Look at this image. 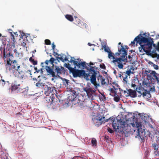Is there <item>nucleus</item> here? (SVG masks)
I'll return each instance as SVG.
<instances>
[{
  "mask_svg": "<svg viewBox=\"0 0 159 159\" xmlns=\"http://www.w3.org/2000/svg\"><path fill=\"white\" fill-rule=\"evenodd\" d=\"M152 146L154 148L155 155L159 156V144L154 143H152Z\"/></svg>",
  "mask_w": 159,
  "mask_h": 159,
  "instance_id": "17",
  "label": "nucleus"
},
{
  "mask_svg": "<svg viewBox=\"0 0 159 159\" xmlns=\"http://www.w3.org/2000/svg\"><path fill=\"white\" fill-rule=\"evenodd\" d=\"M124 74V73L122 74V75H121L120 74L119 75V76L121 78V79H122V76H123Z\"/></svg>",
  "mask_w": 159,
  "mask_h": 159,
  "instance_id": "53",
  "label": "nucleus"
},
{
  "mask_svg": "<svg viewBox=\"0 0 159 159\" xmlns=\"http://www.w3.org/2000/svg\"><path fill=\"white\" fill-rule=\"evenodd\" d=\"M114 74H115V73H116V71L115 70H114Z\"/></svg>",
  "mask_w": 159,
  "mask_h": 159,
  "instance_id": "62",
  "label": "nucleus"
},
{
  "mask_svg": "<svg viewBox=\"0 0 159 159\" xmlns=\"http://www.w3.org/2000/svg\"><path fill=\"white\" fill-rule=\"evenodd\" d=\"M75 59L74 57H71V59L70 62H73L75 66H76L78 68L86 69L87 68L86 63L85 62H80L81 59L78 58L77 59V61H75Z\"/></svg>",
  "mask_w": 159,
  "mask_h": 159,
  "instance_id": "8",
  "label": "nucleus"
},
{
  "mask_svg": "<svg viewBox=\"0 0 159 159\" xmlns=\"http://www.w3.org/2000/svg\"><path fill=\"white\" fill-rule=\"evenodd\" d=\"M98 78L100 79L101 84L102 85H104L106 84L105 78L102 76L100 75L98 77Z\"/></svg>",
  "mask_w": 159,
  "mask_h": 159,
  "instance_id": "26",
  "label": "nucleus"
},
{
  "mask_svg": "<svg viewBox=\"0 0 159 159\" xmlns=\"http://www.w3.org/2000/svg\"><path fill=\"white\" fill-rule=\"evenodd\" d=\"M108 57L110 59H113V60L115 59L116 57H115L114 56V54L111 52H110L108 53Z\"/></svg>",
  "mask_w": 159,
  "mask_h": 159,
  "instance_id": "28",
  "label": "nucleus"
},
{
  "mask_svg": "<svg viewBox=\"0 0 159 159\" xmlns=\"http://www.w3.org/2000/svg\"><path fill=\"white\" fill-rule=\"evenodd\" d=\"M108 119H109V120H110L112 122V127L116 131H121L125 127L124 124L122 123L117 120H116L114 117H110Z\"/></svg>",
  "mask_w": 159,
  "mask_h": 159,
  "instance_id": "4",
  "label": "nucleus"
},
{
  "mask_svg": "<svg viewBox=\"0 0 159 159\" xmlns=\"http://www.w3.org/2000/svg\"><path fill=\"white\" fill-rule=\"evenodd\" d=\"M128 58L129 59H130L131 58V56L130 55H129L128 56Z\"/></svg>",
  "mask_w": 159,
  "mask_h": 159,
  "instance_id": "60",
  "label": "nucleus"
},
{
  "mask_svg": "<svg viewBox=\"0 0 159 159\" xmlns=\"http://www.w3.org/2000/svg\"><path fill=\"white\" fill-rule=\"evenodd\" d=\"M150 90L152 92H155V89L154 87H153L152 88H151Z\"/></svg>",
  "mask_w": 159,
  "mask_h": 159,
  "instance_id": "51",
  "label": "nucleus"
},
{
  "mask_svg": "<svg viewBox=\"0 0 159 159\" xmlns=\"http://www.w3.org/2000/svg\"><path fill=\"white\" fill-rule=\"evenodd\" d=\"M110 90L112 93L114 94V93H117V92L118 90L120 91V89H116L114 87H113V88L111 89Z\"/></svg>",
  "mask_w": 159,
  "mask_h": 159,
  "instance_id": "27",
  "label": "nucleus"
},
{
  "mask_svg": "<svg viewBox=\"0 0 159 159\" xmlns=\"http://www.w3.org/2000/svg\"><path fill=\"white\" fill-rule=\"evenodd\" d=\"M45 69L47 72L48 73V74L52 75V76L53 77H56L54 72L53 71L52 69L50 67L46 66Z\"/></svg>",
  "mask_w": 159,
  "mask_h": 159,
  "instance_id": "18",
  "label": "nucleus"
},
{
  "mask_svg": "<svg viewBox=\"0 0 159 159\" xmlns=\"http://www.w3.org/2000/svg\"><path fill=\"white\" fill-rule=\"evenodd\" d=\"M72 73L74 77L82 76L87 80H89V79L88 78L90 75L89 74L86 73L85 71L84 70H75L73 71Z\"/></svg>",
  "mask_w": 159,
  "mask_h": 159,
  "instance_id": "7",
  "label": "nucleus"
},
{
  "mask_svg": "<svg viewBox=\"0 0 159 159\" xmlns=\"http://www.w3.org/2000/svg\"><path fill=\"white\" fill-rule=\"evenodd\" d=\"M34 69L35 70V71L34 72V73H36V72L39 73L40 71L42 73L43 72V69L42 68H41L40 70H38L37 67H35L34 68Z\"/></svg>",
  "mask_w": 159,
  "mask_h": 159,
  "instance_id": "36",
  "label": "nucleus"
},
{
  "mask_svg": "<svg viewBox=\"0 0 159 159\" xmlns=\"http://www.w3.org/2000/svg\"><path fill=\"white\" fill-rule=\"evenodd\" d=\"M64 84L65 85H68L69 83V80L66 79H64L63 80Z\"/></svg>",
  "mask_w": 159,
  "mask_h": 159,
  "instance_id": "37",
  "label": "nucleus"
},
{
  "mask_svg": "<svg viewBox=\"0 0 159 159\" xmlns=\"http://www.w3.org/2000/svg\"><path fill=\"white\" fill-rule=\"evenodd\" d=\"M134 69L132 68L130 69L129 70H128L126 72H124V73L125 75H127V76L129 75L130 74H133Z\"/></svg>",
  "mask_w": 159,
  "mask_h": 159,
  "instance_id": "23",
  "label": "nucleus"
},
{
  "mask_svg": "<svg viewBox=\"0 0 159 159\" xmlns=\"http://www.w3.org/2000/svg\"><path fill=\"white\" fill-rule=\"evenodd\" d=\"M46 101H47L48 104L47 106H48V105H51L52 102V99H51V101L49 99L48 100L47 99Z\"/></svg>",
  "mask_w": 159,
  "mask_h": 159,
  "instance_id": "40",
  "label": "nucleus"
},
{
  "mask_svg": "<svg viewBox=\"0 0 159 159\" xmlns=\"http://www.w3.org/2000/svg\"><path fill=\"white\" fill-rule=\"evenodd\" d=\"M156 57L157 58V59H159V54H157Z\"/></svg>",
  "mask_w": 159,
  "mask_h": 159,
  "instance_id": "57",
  "label": "nucleus"
},
{
  "mask_svg": "<svg viewBox=\"0 0 159 159\" xmlns=\"http://www.w3.org/2000/svg\"><path fill=\"white\" fill-rule=\"evenodd\" d=\"M134 41H136L134 40V41H133L131 42V43L129 44V45L131 46H132L133 45H134L135 44Z\"/></svg>",
  "mask_w": 159,
  "mask_h": 159,
  "instance_id": "49",
  "label": "nucleus"
},
{
  "mask_svg": "<svg viewBox=\"0 0 159 159\" xmlns=\"http://www.w3.org/2000/svg\"><path fill=\"white\" fill-rule=\"evenodd\" d=\"M69 102H67V103L66 102L65 104H66L67 105L69 106L68 104H69Z\"/></svg>",
  "mask_w": 159,
  "mask_h": 159,
  "instance_id": "61",
  "label": "nucleus"
},
{
  "mask_svg": "<svg viewBox=\"0 0 159 159\" xmlns=\"http://www.w3.org/2000/svg\"><path fill=\"white\" fill-rule=\"evenodd\" d=\"M54 60L55 59L51 57L49 60V61L52 64L53 63Z\"/></svg>",
  "mask_w": 159,
  "mask_h": 159,
  "instance_id": "43",
  "label": "nucleus"
},
{
  "mask_svg": "<svg viewBox=\"0 0 159 159\" xmlns=\"http://www.w3.org/2000/svg\"><path fill=\"white\" fill-rule=\"evenodd\" d=\"M135 115L136 116H134L135 118L141 119L142 120V121H144L145 123H148L149 122L150 120H152L147 115L145 114L143 115H141L140 113L138 112Z\"/></svg>",
  "mask_w": 159,
  "mask_h": 159,
  "instance_id": "9",
  "label": "nucleus"
},
{
  "mask_svg": "<svg viewBox=\"0 0 159 159\" xmlns=\"http://www.w3.org/2000/svg\"><path fill=\"white\" fill-rule=\"evenodd\" d=\"M118 52L115 53L116 56H120V58H124L127 55V52L123 46L121 45L118 47Z\"/></svg>",
  "mask_w": 159,
  "mask_h": 159,
  "instance_id": "10",
  "label": "nucleus"
},
{
  "mask_svg": "<svg viewBox=\"0 0 159 159\" xmlns=\"http://www.w3.org/2000/svg\"><path fill=\"white\" fill-rule=\"evenodd\" d=\"M65 17L69 20L72 21L73 20L72 16L70 15H66L65 16Z\"/></svg>",
  "mask_w": 159,
  "mask_h": 159,
  "instance_id": "31",
  "label": "nucleus"
},
{
  "mask_svg": "<svg viewBox=\"0 0 159 159\" xmlns=\"http://www.w3.org/2000/svg\"><path fill=\"white\" fill-rule=\"evenodd\" d=\"M124 94L126 97H130L131 98H134L136 97V92L135 90H133L131 89H127L124 91Z\"/></svg>",
  "mask_w": 159,
  "mask_h": 159,
  "instance_id": "11",
  "label": "nucleus"
},
{
  "mask_svg": "<svg viewBox=\"0 0 159 159\" xmlns=\"http://www.w3.org/2000/svg\"><path fill=\"white\" fill-rule=\"evenodd\" d=\"M56 54L58 55V56H61V61L62 62H65L66 61H68V58L66 57V55L64 54H62V55H59L57 53H56Z\"/></svg>",
  "mask_w": 159,
  "mask_h": 159,
  "instance_id": "22",
  "label": "nucleus"
},
{
  "mask_svg": "<svg viewBox=\"0 0 159 159\" xmlns=\"http://www.w3.org/2000/svg\"><path fill=\"white\" fill-rule=\"evenodd\" d=\"M154 72V71L151 70L149 69H147L144 71L143 74L144 76H147L148 80L151 81V78H152V76Z\"/></svg>",
  "mask_w": 159,
  "mask_h": 159,
  "instance_id": "14",
  "label": "nucleus"
},
{
  "mask_svg": "<svg viewBox=\"0 0 159 159\" xmlns=\"http://www.w3.org/2000/svg\"><path fill=\"white\" fill-rule=\"evenodd\" d=\"M104 139L107 142H109L110 141V138L108 136H105L104 137Z\"/></svg>",
  "mask_w": 159,
  "mask_h": 159,
  "instance_id": "41",
  "label": "nucleus"
},
{
  "mask_svg": "<svg viewBox=\"0 0 159 159\" xmlns=\"http://www.w3.org/2000/svg\"><path fill=\"white\" fill-rule=\"evenodd\" d=\"M45 44L47 45H49L51 44V42L50 40L48 39H46L45 40Z\"/></svg>",
  "mask_w": 159,
  "mask_h": 159,
  "instance_id": "39",
  "label": "nucleus"
},
{
  "mask_svg": "<svg viewBox=\"0 0 159 159\" xmlns=\"http://www.w3.org/2000/svg\"><path fill=\"white\" fill-rule=\"evenodd\" d=\"M107 130L110 133H112L113 132V130L110 128H108Z\"/></svg>",
  "mask_w": 159,
  "mask_h": 159,
  "instance_id": "44",
  "label": "nucleus"
},
{
  "mask_svg": "<svg viewBox=\"0 0 159 159\" xmlns=\"http://www.w3.org/2000/svg\"><path fill=\"white\" fill-rule=\"evenodd\" d=\"M97 140L94 138H93L91 140V144L92 147L94 148L96 147L97 146Z\"/></svg>",
  "mask_w": 159,
  "mask_h": 159,
  "instance_id": "25",
  "label": "nucleus"
},
{
  "mask_svg": "<svg viewBox=\"0 0 159 159\" xmlns=\"http://www.w3.org/2000/svg\"><path fill=\"white\" fill-rule=\"evenodd\" d=\"M64 68L62 66H56L55 70L57 72L58 74H60L62 73Z\"/></svg>",
  "mask_w": 159,
  "mask_h": 159,
  "instance_id": "20",
  "label": "nucleus"
},
{
  "mask_svg": "<svg viewBox=\"0 0 159 159\" xmlns=\"http://www.w3.org/2000/svg\"><path fill=\"white\" fill-rule=\"evenodd\" d=\"M8 57L5 65L7 71L12 74H13L16 70L19 74L22 75L23 73V71L20 69V66L18 65L16 61L15 60L12 61L11 59L13 57L12 55L9 53Z\"/></svg>",
  "mask_w": 159,
  "mask_h": 159,
  "instance_id": "2",
  "label": "nucleus"
},
{
  "mask_svg": "<svg viewBox=\"0 0 159 159\" xmlns=\"http://www.w3.org/2000/svg\"><path fill=\"white\" fill-rule=\"evenodd\" d=\"M49 62V61H48V60H46L45 62V63L47 65H48Z\"/></svg>",
  "mask_w": 159,
  "mask_h": 159,
  "instance_id": "55",
  "label": "nucleus"
},
{
  "mask_svg": "<svg viewBox=\"0 0 159 159\" xmlns=\"http://www.w3.org/2000/svg\"><path fill=\"white\" fill-rule=\"evenodd\" d=\"M146 36V33L140 34L134 39V40L140 45L141 47H139V51L141 52L143 50L148 54L151 52L153 41L152 39L150 37L148 38H146L145 37Z\"/></svg>",
  "mask_w": 159,
  "mask_h": 159,
  "instance_id": "1",
  "label": "nucleus"
},
{
  "mask_svg": "<svg viewBox=\"0 0 159 159\" xmlns=\"http://www.w3.org/2000/svg\"><path fill=\"white\" fill-rule=\"evenodd\" d=\"M89 70L90 72H92V73H93V74H96L95 69V66L93 67L90 66V68L89 69Z\"/></svg>",
  "mask_w": 159,
  "mask_h": 159,
  "instance_id": "29",
  "label": "nucleus"
},
{
  "mask_svg": "<svg viewBox=\"0 0 159 159\" xmlns=\"http://www.w3.org/2000/svg\"><path fill=\"white\" fill-rule=\"evenodd\" d=\"M88 45L89 46H91L93 45H94V44H91L90 43H89L88 44Z\"/></svg>",
  "mask_w": 159,
  "mask_h": 159,
  "instance_id": "59",
  "label": "nucleus"
},
{
  "mask_svg": "<svg viewBox=\"0 0 159 159\" xmlns=\"http://www.w3.org/2000/svg\"><path fill=\"white\" fill-rule=\"evenodd\" d=\"M153 67H154V69H155L156 70L158 69V66L157 65H154L153 66Z\"/></svg>",
  "mask_w": 159,
  "mask_h": 159,
  "instance_id": "50",
  "label": "nucleus"
},
{
  "mask_svg": "<svg viewBox=\"0 0 159 159\" xmlns=\"http://www.w3.org/2000/svg\"><path fill=\"white\" fill-rule=\"evenodd\" d=\"M55 45L54 44V43H53L52 44V50H53V51L54 50V49L55 48Z\"/></svg>",
  "mask_w": 159,
  "mask_h": 159,
  "instance_id": "48",
  "label": "nucleus"
},
{
  "mask_svg": "<svg viewBox=\"0 0 159 159\" xmlns=\"http://www.w3.org/2000/svg\"><path fill=\"white\" fill-rule=\"evenodd\" d=\"M89 64H89L87 63V64L88 66H90L91 65H93L94 64L92 63V62H90Z\"/></svg>",
  "mask_w": 159,
  "mask_h": 159,
  "instance_id": "54",
  "label": "nucleus"
},
{
  "mask_svg": "<svg viewBox=\"0 0 159 159\" xmlns=\"http://www.w3.org/2000/svg\"><path fill=\"white\" fill-rule=\"evenodd\" d=\"M44 92L46 96L48 95L53 90V88L48 87L46 85H44Z\"/></svg>",
  "mask_w": 159,
  "mask_h": 159,
  "instance_id": "16",
  "label": "nucleus"
},
{
  "mask_svg": "<svg viewBox=\"0 0 159 159\" xmlns=\"http://www.w3.org/2000/svg\"><path fill=\"white\" fill-rule=\"evenodd\" d=\"M131 86L134 89H136L137 92L138 90H139V89H140L139 91H140L141 90H142L143 89L139 87L138 88V86H137V85H135L134 84H133L132 83L131 84Z\"/></svg>",
  "mask_w": 159,
  "mask_h": 159,
  "instance_id": "30",
  "label": "nucleus"
},
{
  "mask_svg": "<svg viewBox=\"0 0 159 159\" xmlns=\"http://www.w3.org/2000/svg\"><path fill=\"white\" fill-rule=\"evenodd\" d=\"M158 74H157L155 71L153 75L152 76V78H151V81H150L151 82L154 81H157L158 83L159 81V78L158 77Z\"/></svg>",
  "mask_w": 159,
  "mask_h": 159,
  "instance_id": "19",
  "label": "nucleus"
},
{
  "mask_svg": "<svg viewBox=\"0 0 159 159\" xmlns=\"http://www.w3.org/2000/svg\"><path fill=\"white\" fill-rule=\"evenodd\" d=\"M100 67L101 68L103 69H106V66L104 64H100Z\"/></svg>",
  "mask_w": 159,
  "mask_h": 159,
  "instance_id": "42",
  "label": "nucleus"
},
{
  "mask_svg": "<svg viewBox=\"0 0 159 159\" xmlns=\"http://www.w3.org/2000/svg\"><path fill=\"white\" fill-rule=\"evenodd\" d=\"M0 83L2 84V86H4V85L5 84V81L4 80L2 79L0 81Z\"/></svg>",
  "mask_w": 159,
  "mask_h": 159,
  "instance_id": "45",
  "label": "nucleus"
},
{
  "mask_svg": "<svg viewBox=\"0 0 159 159\" xmlns=\"http://www.w3.org/2000/svg\"><path fill=\"white\" fill-rule=\"evenodd\" d=\"M22 36H24V33H23L22 35H21Z\"/></svg>",
  "mask_w": 159,
  "mask_h": 159,
  "instance_id": "64",
  "label": "nucleus"
},
{
  "mask_svg": "<svg viewBox=\"0 0 159 159\" xmlns=\"http://www.w3.org/2000/svg\"><path fill=\"white\" fill-rule=\"evenodd\" d=\"M127 59H123L120 57L116 58L113 60L112 61L114 65L117 66L120 69H122L124 67L123 64H125V63L127 62Z\"/></svg>",
  "mask_w": 159,
  "mask_h": 159,
  "instance_id": "6",
  "label": "nucleus"
},
{
  "mask_svg": "<svg viewBox=\"0 0 159 159\" xmlns=\"http://www.w3.org/2000/svg\"><path fill=\"white\" fill-rule=\"evenodd\" d=\"M96 74H92L90 79L91 83L93 84H94L95 82H96Z\"/></svg>",
  "mask_w": 159,
  "mask_h": 159,
  "instance_id": "24",
  "label": "nucleus"
},
{
  "mask_svg": "<svg viewBox=\"0 0 159 159\" xmlns=\"http://www.w3.org/2000/svg\"><path fill=\"white\" fill-rule=\"evenodd\" d=\"M103 47L105 51L107 52L108 53L111 52L110 49L108 47L106 46V45H104L103 46Z\"/></svg>",
  "mask_w": 159,
  "mask_h": 159,
  "instance_id": "32",
  "label": "nucleus"
},
{
  "mask_svg": "<svg viewBox=\"0 0 159 159\" xmlns=\"http://www.w3.org/2000/svg\"><path fill=\"white\" fill-rule=\"evenodd\" d=\"M136 125L137 133L135 137L140 139L141 142H143L147 136V134L145 132V129L143 128L140 122H136Z\"/></svg>",
  "mask_w": 159,
  "mask_h": 159,
  "instance_id": "3",
  "label": "nucleus"
},
{
  "mask_svg": "<svg viewBox=\"0 0 159 159\" xmlns=\"http://www.w3.org/2000/svg\"><path fill=\"white\" fill-rule=\"evenodd\" d=\"M20 84H18L16 81H14L12 84L11 87L10 88V90L11 91V92L14 93H17L19 90V87Z\"/></svg>",
  "mask_w": 159,
  "mask_h": 159,
  "instance_id": "12",
  "label": "nucleus"
},
{
  "mask_svg": "<svg viewBox=\"0 0 159 159\" xmlns=\"http://www.w3.org/2000/svg\"><path fill=\"white\" fill-rule=\"evenodd\" d=\"M131 125H132V127H134L135 126V124H134V123H131Z\"/></svg>",
  "mask_w": 159,
  "mask_h": 159,
  "instance_id": "56",
  "label": "nucleus"
},
{
  "mask_svg": "<svg viewBox=\"0 0 159 159\" xmlns=\"http://www.w3.org/2000/svg\"><path fill=\"white\" fill-rule=\"evenodd\" d=\"M153 46L155 47V48L159 52V42H158L157 45L156 46L155 44H153Z\"/></svg>",
  "mask_w": 159,
  "mask_h": 159,
  "instance_id": "38",
  "label": "nucleus"
},
{
  "mask_svg": "<svg viewBox=\"0 0 159 159\" xmlns=\"http://www.w3.org/2000/svg\"><path fill=\"white\" fill-rule=\"evenodd\" d=\"M43 84V83H40L39 81L36 84V86L38 87V88H40L41 87H42V86H43L44 85Z\"/></svg>",
  "mask_w": 159,
  "mask_h": 159,
  "instance_id": "34",
  "label": "nucleus"
},
{
  "mask_svg": "<svg viewBox=\"0 0 159 159\" xmlns=\"http://www.w3.org/2000/svg\"><path fill=\"white\" fill-rule=\"evenodd\" d=\"M119 93H114V94H112V95L114 96V99L115 101L116 102H118L119 101L120 98L119 97Z\"/></svg>",
  "mask_w": 159,
  "mask_h": 159,
  "instance_id": "21",
  "label": "nucleus"
},
{
  "mask_svg": "<svg viewBox=\"0 0 159 159\" xmlns=\"http://www.w3.org/2000/svg\"><path fill=\"white\" fill-rule=\"evenodd\" d=\"M127 75L125 74L122 76V79L126 83H127Z\"/></svg>",
  "mask_w": 159,
  "mask_h": 159,
  "instance_id": "35",
  "label": "nucleus"
},
{
  "mask_svg": "<svg viewBox=\"0 0 159 159\" xmlns=\"http://www.w3.org/2000/svg\"><path fill=\"white\" fill-rule=\"evenodd\" d=\"M83 90L86 92L88 98L90 99L92 98V94L95 92V90L92 89L90 87L84 88Z\"/></svg>",
  "mask_w": 159,
  "mask_h": 159,
  "instance_id": "13",
  "label": "nucleus"
},
{
  "mask_svg": "<svg viewBox=\"0 0 159 159\" xmlns=\"http://www.w3.org/2000/svg\"><path fill=\"white\" fill-rule=\"evenodd\" d=\"M104 116H93L92 120L94 124L95 125H99L102 123L107 122L109 119H107Z\"/></svg>",
  "mask_w": 159,
  "mask_h": 159,
  "instance_id": "5",
  "label": "nucleus"
},
{
  "mask_svg": "<svg viewBox=\"0 0 159 159\" xmlns=\"http://www.w3.org/2000/svg\"><path fill=\"white\" fill-rule=\"evenodd\" d=\"M32 62L34 65H36L37 64V61H34V60H33Z\"/></svg>",
  "mask_w": 159,
  "mask_h": 159,
  "instance_id": "47",
  "label": "nucleus"
},
{
  "mask_svg": "<svg viewBox=\"0 0 159 159\" xmlns=\"http://www.w3.org/2000/svg\"><path fill=\"white\" fill-rule=\"evenodd\" d=\"M140 89H139V90L138 91V93L140 94L139 95H138V97H140L141 95H143V96L146 99H148L149 98L151 97L150 94L146 91V90L143 89L139 91Z\"/></svg>",
  "mask_w": 159,
  "mask_h": 159,
  "instance_id": "15",
  "label": "nucleus"
},
{
  "mask_svg": "<svg viewBox=\"0 0 159 159\" xmlns=\"http://www.w3.org/2000/svg\"><path fill=\"white\" fill-rule=\"evenodd\" d=\"M94 85L95 88L96 89H97L98 86H100V84H97L95 82V83L94 84H93Z\"/></svg>",
  "mask_w": 159,
  "mask_h": 159,
  "instance_id": "46",
  "label": "nucleus"
},
{
  "mask_svg": "<svg viewBox=\"0 0 159 159\" xmlns=\"http://www.w3.org/2000/svg\"><path fill=\"white\" fill-rule=\"evenodd\" d=\"M57 59L58 61H59V60H61V57H57Z\"/></svg>",
  "mask_w": 159,
  "mask_h": 159,
  "instance_id": "52",
  "label": "nucleus"
},
{
  "mask_svg": "<svg viewBox=\"0 0 159 159\" xmlns=\"http://www.w3.org/2000/svg\"><path fill=\"white\" fill-rule=\"evenodd\" d=\"M43 64V63H41V65L42 66V67H43V66L42 65Z\"/></svg>",
  "mask_w": 159,
  "mask_h": 159,
  "instance_id": "63",
  "label": "nucleus"
},
{
  "mask_svg": "<svg viewBox=\"0 0 159 159\" xmlns=\"http://www.w3.org/2000/svg\"><path fill=\"white\" fill-rule=\"evenodd\" d=\"M28 43L27 40H23V42L21 43V45L25 47H27V44Z\"/></svg>",
  "mask_w": 159,
  "mask_h": 159,
  "instance_id": "33",
  "label": "nucleus"
},
{
  "mask_svg": "<svg viewBox=\"0 0 159 159\" xmlns=\"http://www.w3.org/2000/svg\"><path fill=\"white\" fill-rule=\"evenodd\" d=\"M33 60H34V59H33L32 57H30V59H29V60L30 61H31L32 62V61H33Z\"/></svg>",
  "mask_w": 159,
  "mask_h": 159,
  "instance_id": "58",
  "label": "nucleus"
}]
</instances>
